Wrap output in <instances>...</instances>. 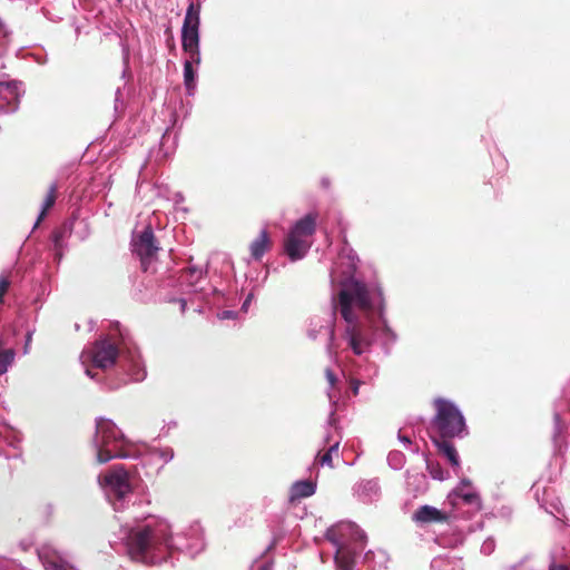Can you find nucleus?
Segmentation results:
<instances>
[{"label":"nucleus","mask_w":570,"mask_h":570,"mask_svg":"<svg viewBox=\"0 0 570 570\" xmlns=\"http://www.w3.org/2000/svg\"><path fill=\"white\" fill-rule=\"evenodd\" d=\"M335 562L338 570H353L355 564L354 553L348 548L340 546L335 553Z\"/></svg>","instance_id":"obj_17"},{"label":"nucleus","mask_w":570,"mask_h":570,"mask_svg":"<svg viewBox=\"0 0 570 570\" xmlns=\"http://www.w3.org/2000/svg\"><path fill=\"white\" fill-rule=\"evenodd\" d=\"M317 217V213L306 214L304 217H302L295 223V225L291 228L289 233L304 239H308L314 235L316 230Z\"/></svg>","instance_id":"obj_12"},{"label":"nucleus","mask_w":570,"mask_h":570,"mask_svg":"<svg viewBox=\"0 0 570 570\" xmlns=\"http://www.w3.org/2000/svg\"><path fill=\"white\" fill-rule=\"evenodd\" d=\"M14 352L13 350H6L0 352V375L8 371V366L13 362Z\"/></svg>","instance_id":"obj_22"},{"label":"nucleus","mask_w":570,"mask_h":570,"mask_svg":"<svg viewBox=\"0 0 570 570\" xmlns=\"http://www.w3.org/2000/svg\"><path fill=\"white\" fill-rule=\"evenodd\" d=\"M86 373H87L88 375L92 376V375H91V371H90L89 368H87Z\"/></svg>","instance_id":"obj_32"},{"label":"nucleus","mask_w":570,"mask_h":570,"mask_svg":"<svg viewBox=\"0 0 570 570\" xmlns=\"http://www.w3.org/2000/svg\"><path fill=\"white\" fill-rule=\"evenodd\" d=\"M353 305L365 314L373 311L370 289L365 283L357 279H351L340 291L334 309L338 308L342 317L347 323L343 337L346 340L348 347L355 355H362L370 350L374 334L371 326L357 321L353 312Z\"/></svg>","instance_id":"obj_1"},{"label":"nucleus","mask_w":570,"mask_h":570,"mask_svg":"<svg viewBox=\"0 0 570 570\" xmlns=\"http://www.w3.org/2000/svg\"><path fill=\"white\" fill-rule=\"evenodd\" d=\"M96 433L98 438L97 443L102 446H111L112 444L117 446V442L122 439V434L116 424L104 417L97 420Z\"/></svg>","instance_id":"obj_9"},{"label":"nucleus","mask_w":570,"mask_h":570,"mask_svg":"<svg viewBox=\"0 0 570 570\" xmlns=\"http://www.w3.org/2000/svg\"><path fill=\"white\" fill-rule=\"evenodd\" d=\"M272 246L273 242L269 233L266 229H263L249 245L250 256L255 261H261L265 253L272 249Z\"/></svg>","instance_id":"obj_13"},{"label":"nucleus","mask_w":570,"mask_h":570,"mask_svg":"<svg viewBox=\"0 0 570 570\" xmlns=\"http://www.w3.org/2000/svg\"><path fill=\"white\" fill-rule=\"evenodd\" d=\"M180 302H181V309L184 311L185 306H186V302L184 299H181Z\"/></svg>","instance_id":"obj_31"},{"label":"nucleus","mask_w":570,"mask_h":570,"mask_svg":"<svg viewBox=\"0 0 570 570\" xmlns=\"http://www.w3.org/2000/svg\"><path fill=\"white\" fill-rule=\"evenodd\" d=\"M39 557L46 570H73L67 561L55 553L41 552Z\"/></svg>","instance_id":"obj_16"},{"label":"nucleus","mask_w":570,"mask_h":570,"mask_svg":"<svg viewBox=\"0 0 570 570\" xmlns=\"http://www.w3.org/2000/svg\"><path fill=\"white\" fill-rule=\"evenodd\" d=\"M127 454L118 449L116 445L114 446H102L99 445V450L97 453L98 463H106L110 461L112 458H126Z\"/></svg>","instance_id":"obj_18"},{"label":"nucleus","mask_w":570,"mask_h":570,"mask_svg":"<svg viewBox=\"0 0 570 570\" xmlns=\"http://www.w3.org/2000/svg\"><path fill=\"white\" fill-rule=\"evenodd\" d=\"M360 385H361V381L357 380V379H350V389L353 393V395H357L358 394V389H360Z\"/></svg>","instance_id":"obj_27"},{"label":"nucleus","mask_w":570,"mask_h":570,"mask_svg":"<svg viewBox=\"0 0 570 570\" xmlns=\"http://www.w3.org/2000/svg\"><path fill=\"white\" fill-rule=\"evenodd\" d=\"M161 544L163 539L159 531L149 525L135 529L127 537L130 559L145 566L156 564V558L151 552Z\"/></svg>","instance_id":"obj_3"},{"label":"nucleus","mask_w":570,"mask_h":570,"mask_svg":"<svg viewBox=\"0 0 570 570\" xmlns=\"http://www.w3.org/2000/svg\"><path fill=\"white\" fill-rule=\"evenodd\" d=\"M249 299H250V296H248V297L246 298V301L244 302V304H243V308H245V307L247 306V304H249Z\"/></svg>","instance_id":"obj_30"},{"label":"nucleus","mask_w":570,"mask_h":570,"mask_svg":"<svg viewBox=\"0 0 570 570\" xmlns=\"http://www.w3.org/2000/svg\"><path fill=\"white\" fill-rule=\"evenodd\" d=\"M316 485L312 481L295 482L289 490V502L296 503L297 501L308 498L315 493Z\"/></svg>","instance_id":"obj_14"},{"label":"nucleus","mask_w":570,"mask_h":570,"mask_svg":"<svg viewBox=\"0 0 570 570\" xmlns=\"http://www.w3.org/2000/svg\"><path fill=\"white\" fill-rule=\"evenodd\" d=\"M119 351L115 343L109 340L96 342L87 357L97 368L108 370L116 364Z\"/></svg>","instance_id":"obj_7"},{"label":"nucleus","mask_w":570,"mask_h":570,"mask_svg":"<svg viewBox=\"0 0 570 570\" xmlns=\"http://www.w3.org/2000/svg\"><path fill=\"white\" fill-rule=\"evenodd\" d=\"M461 499L466 503L475 508V510L481 509V499L480 495L471 492V493H463L461 494Z\"/></svg>","instance_id":"obj_24"},{"label":"nucleus","mask_w":570,"mask_h":570,"mask_svg":"<svg viewBox=\"0 0 570 570\" xmlns=\"http://www.w3.org/2000/svg\"><path fill=\"white\" fill-rule=\"evenodd\" d=\"M450 515L432 505L420 507L412 515V520L416 523H446Z\"/></svg>","instance_id":"obj_11"},{"label":"nucleus","mask_w":570,"mask_h":570,"mask_svg":"<svg viewBox=\"0 0 570 570\" xmlns=\"http://www.w3.org/2000/svg\"><path fill=\"white\" fill-rule=\"evenodd\" d=\"M435 415L429 428L431 440L462 438L466 432L465 419L452 402L438 397L433 401Z\"/></svg>","instance_id":"obj_2"},{"label":"nucleus","mask_w":570,"mask_h":570,"mask_svg":"<svg viewBox=\"0 0 570 570\" xmlns=\"http://www.w3.org/2000/svg\"><path fill=\"white\" fill-rule=\"evenodd\" d=\"M184 82L187 89H191L195 82V71L191 61L187 60L184 63Z\"/></svg>","instance_id":"obj_23"},{"label":"nucleus","mask_w":570,"mask_h":570,"mask_svg":"<svg viewBox=\"0 0 570 570\" xmlns=\"http://www.w3.org/2000/svg\"><path fill=\"white\" fill-rule=\"evenodd\" d=\"M20 102V86L18 81L0 82V110L12 112L17 110Z\"/></svg>","instance_id":"obj_8"},{"label":"nucleus","mask_w":570,"mask_h":570,"mask_svg":"<svg viewBox=\"0 0 570 570\" xmlns=\"http://www.w3.org/2000/svg\"><path fill=\"white\" fill-rule=\"evenodd\" d=\"M325 377L332 387L335 386L337 377L331 368L325 370Z\"/></svg>","instance_id":"obj_26"},{"label":"nucleus","mask_w":570,"mask_h":570,"mask_svg":"<svg viewBox=\"0 0 570 570\" xmlns=\"http://www.w3.org/2000/svg\"><path fill=\"white\" fill-rule=\"evenodd\" d=\"M549 570H570L569 567L564 566V564H551Z\"/></svg>","instance_id":"obj_28"},{"label":"nucleus","mask_w":570,"mask_h":570,"mask_svg":"<svg viewBox=\"0 0 570 570\" xmlns=\"http://www.w3.org/2000/svg\"><path fill=\"white\" fill-rule=\"evenodd\" d=\"M10 279L8 276H1L0 277V304L3 303V296L7 294L9 287H10Z\"/></svg>","instance_id":"obj_25"},{"label":"nucleus","mask_w":570,"mask_h":570,"mask_svg":"<svg viewBox=\"0 0 570 570\" xmlns=\"http://www.w3.org/2000/svg\"><path fill=\"white\" fill-rule=\"evenodd\" d=\"M132 252L140 259V267L144 273H155L154 264L157 259L159 247L156 245L154 232L150 227L145 228L132 242Z\"/></svg>","instance_id":"obj_5"},{"label":"nucleus","mask_w":570,"mask_h":570,"mask_svg":"<svg viewBox=\"0 0 570 570\" xmlns=\"http://www.w3.org/2000/svg\"><path fill=\"white\" fill-rule=\"evenodd\" d=\"M57 190H58L57 184H51L49 187L48 194L46 196V199L43 202V207L38 217L37 224H39V222L45 218V216L47 215V212L55 205L56 199H57Z\"/></svg>","instance_id":"obj_20"},{"label":"nucleus","mask_w":570,"mask_h":570,"mask_svg":"<svg viewBox=\"0 0 570 570\" xmlns=\"http://www.w3.org/2000/svg\"><path fill=\"white\" fill-rule=\"evenodd\" d=\"M311 247V242L288 232L284 239V252L292 262L305 257Z\"/></svg>","instance_id":"obj_10"},{"label":"nucleus","mask_w":570,"mask_h":570,"mask_svg":"<svg viewBox=\"0 0 570 570\" xmlns=\"http://www.w3.org/2000/svg\"><path fill=\"white\" fill-rule=\"evenodd\" d=\"M119 3L122 1V0H117Z\"/></svg>","instance_id":"obj_33"},{"label":"nucleus","mask_w":570,"mask_h":570,"mask_svg":"<svg viewBox=\"0 0 570 570\" xmlns=\"http://www.w3.org/2000/svg\"><path fill=\"white\" fill-rule=\"evenodd\" d=\"M334 335H335L334 327H331V331H330V338H331V341H333Z\"/></svg>","instance_id":"obj_29"},{"label":"nucleus","mask_w":570,"mask_h":570,"mask_svg":"<svg viewBox=\"0 0 570 570\" xmlns=\"http://www.w3.org/2000/svg\"><path fill=\"white\" fill-rule=\"evenodd\" d=\"M436 439L438 440H433L432 442L438 448L439 452L448 459L452 466L458 468L460 465V459L456 449L451 442L452 439Z\"/></svg>","instance_id":"obj_15"},{"label":"nucleus","mask_w":570,"mask_h":570,"mask_svg":"<svg viewBox=\"0 0 570 570\" xmlns=\"http://www.w3.org/2000/svg\"><path fill=\"white\" fill-rule=\"evenodd\" d=\"M199 11L200 6L190 2L187 8L181 29L183 49L185 52H188L190 55L191 59H195V56H197L196 62H199Z\"/></svg>","instance_id":"obj_4"},{"label":"nucleus","mask_w":570,"mask_h":570,"mask_svg":"<svg viewBox=\"0 0 570 570\" xmlns=\"http://www.w3.org/2000/svg\"><path fill=\"white\" fill-rule=\"evenodd\" d=\"M340 456V443L336 442L330 446V449L324 453H318L316 458V462L321 465H326L331 469L334 468L333 460L338 459Z\"/></svg>","instance_id":"obj_19"},{"label":"nucleus","mask_w":570,"mask_h":570,"mask_svg":"<svg viewBox=\"0 0 570 570\" xmlns=\"http://www.w3.org/2000/svg\"><path fill=\"white\" fill-rule=\"evenodd\" d=\"M203 277V271L197 267H189L183 271L180 278L189 285H195Z\"/></svg>","instance_id":"obj_21"},{"label":"nucleus","mask_w":570,"mask_h":570,"mask_svg":"<svg viewBox=\"0 0 570 570\" xmlns=\"http://www.w3.org/2000/svg\"><path fill=\"white\" fill-rule=\"evenodd\" d=\"M102 483L119 500L132 491L129 474L120 464L114 465L102 475Z\"/></svg>","instance_id":"obj_6"}]
</instances>
